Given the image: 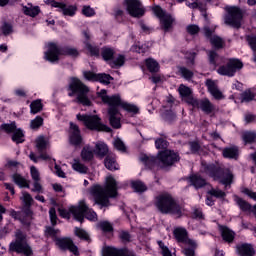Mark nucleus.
Returning a JSON list of instances; mask_svg holds the SVG:
<instances>
[{"label": "nucleus", "mask_w": 256, "mask_h": 256, "mask_svg": "<svg viewBox=\"0 0 256 256\" xmlns=\"http://www.w3.org/2000/svg\"><path fill=\"white\" fill-rule=\"evenodd\" d=\"M12 181L18 185L20 188L26 187V189H29V181L25 179L21 174L15 173L12 175Z\"/></svg>", "instance_id": "28"}, {"label": "nucleus", "mask_w": 256, "mask_h": 256, "mask_svg": "<svg viewBox=\"0 0 256 256\" xmlns=\"http://www.w3.org/2000/svg\"><path fill=\"white\" fill-rule=\"evenodd\" d=\"M111 79V75L108 74H97L96 77V81H100V83H104L105 85H109Z\"/></svg>", "instance_id": "52"}, {"label": "nucleus", "mask_w": 256, "mask_h": 256, "mask_svg": "<svg viewBox=\"0 0 256 256\" xmlns=\"http://www.w3.org/2000/svg\"><path fill=\"white\" fill-rule=\"evenodd\" d=\"M12 133V141H14V143H17L19 145V143H23V141H25L23 139V137H25V134H23V130L16 128V130Z\"/></svg>", "instance_id": "37"}, {"label": "nucleus", "mask_w": 256, "mask_h": 256, "mask_svg": "<svg viewBox=\"0 0 256 256\" xmlns=\"http://www.w3.org/2000/svg\"><path fill=\"white\" fill-rule=\"evenodd\" d=\"M158 245H159L160 249L162 250L163 256H171V251H169V248H167V246H165V243H163V241H159Z\"/></svg>", "instance_id": "62"}, {"label": "nucleus", "mask_w": 256, "mask_h": 256, "mask_svg": "<svg viewBox=\"0 0 256 256\" xmlns=\"http://www.w3.org/2000/svg\"><path fill=\"white\" fill-rule=\"evenodd\" d=\"M174 237L178 243H184V245H188V247H193L197 249V242L195 240L189 239V233L185 228H176L173 231Z\"/></svg>", "instance_id": "16"}, {"label": "nucleus", "mask_w": 256, "mask_h": 256, "mask_svg": "<svg viewBox=\"0 0 256 256\" xmlns=\"http://www.w3.org/2000/svg\"><path fill=\"white\" fill-rule=\"evenodd\" d=\"M99 227L104 233H113V225L108 221L100 222Z\"/></svg>", "instance_id": "47"}, {"label": "nucleus", "mask_w": 256, "mask_h": 256, "mask_svg": "<svg viewBox=\"0 0 256 256\" xmlns=\"http://www.w3.org/2000/svg\"><path fill=\"white\" fill-rule=\"evenodd\" d=\"M81 157L83 161H91V159H93V149L84 147L81 152Z\"/></svg>", "instance_id": "40"}, {"label": "nucleus", "mask_w": 256, "mask_h": 256, "mask_svg": "<svg viewBox=\"0 0 256 256\" xmlns=\"http://www.w3.org/2000/svg\"><path fill=\"white\" fill-rule=\"evenodd\" d=\"M146 67L150 73H158L159 71V62L156 61L155 59L148 58L145 61Z\"/></svg>", "instance_id": "32"}, {"label": "nucleus", "mask_w": 256, "mask_h": 256, "mask_svg": "<svg viewBox=\"0 0 256 256\" xmlns=\"http://www.w3.org/2000/svg\"><path fill=\"white\" fill-rule=\"evenodd\" d=\"M179 73H181L182 77H184V79H187V80H189L193 77V71H191L185 67H180Z\"/></svg>", "instance_id": "54"}, {"label": "nucleus", "mask_w": 256, "mask_h": 256, "mask_svg": "<svg viewBox=\"0 0 256 256\" xmlns=\"http://www.w3.org/2000/svg\"><path fill=\"white\" fill-rule=\"evenodd\" d=\"M72 169L74 171H77L78 173H87L89 171V168L85 166L84 164H81L79 160H74V163L72 164Z\"/></svg>", "instance_id": "38"}, {"label": "nucleus", "mask_w": 256, "mask_h": 256, "mask_svg": "<svg viewBox=\"0 0 256 256\" xmlns=\"http://www.w3.org/2000/svg\"><path fill=\"white\" fill-rule=\"evenodd\" d=\"M243 69V62L237 58L228 59L226 65L218 68L217 73L226 77H234L237 71Z\"/></svg>", "instance_id": "12"}, {"label": "nucleus", "mask_w": 256, "mask_h": 256, "mask_svg": "<svg viewBox=\"0 0 256 256\" xmlns=\"http://www.w3.org/2000/svg\"><path fill=\"white\" fill-rule=\"evenodd\" d=\"M10 251L20 253L25 256H33V248L27 240V234L21 230H16L15 241L10 244Z\"/></svg>", "instance_id": "8"}, {"label": "nucleus", "mask_w": 256, "mask_h": 256, "mask_svg": "<svg viewBox=\"0 0 256 256\" xmlns=\"http://www.w3.org/2000/svg\"><path fill=\"white\" fill-rule=\"evenodd\" d=\"M208 193L212 197H217V199H223L225 197V192L219 189H211Z\"/></svg>", "instance_id": "57"}, {"label": "nucleus", "mask_w": 256, "mask_h": 256, "mask_svg": "<svg viewBox=\"0 0 256 256\" xmlns=\"http://www.w3.org/2000/svg\"><path fill=\"white\" fill-rule=\"evenodd\" d=\"M32 221H33V211H31L30 208H26L24 211V217L20 219V222L22 225H26V227H29Z\"/></svg>", "instance_id": "31"}, {"label": "nucleus", "mask_w": 256, "mask_h": 256, "mask_svg": "<svg viewBox=\"0 0 256 256\" xmlns=\"http://www.w3.org/2000/svg\"><path fill=\"white\" fill-rule=\"evenodd\" d=\"M89 194L93 197L95 205L109 207L111 205L109 198L117 197V181L113 176L107 177L105 187L95 184L89 188Z\"/></svg>", "instance_id": "2"}, {"label": "nucleus", "mask_w": 256, "mask_h": 256, "mask_svg": "<svg viewBox=\"0 0 256 256\" xmlns=\"http://www.w3.org/2000/svg\"><path fill=\"white\" fill-rule=\"evenodd\" d=\"M96 152L100 155V157H105L109 153V148L105 143L96 144Z\"/></svg>", "instance_id": "41"}, {"label": "nucleus", "mask_w": 256, "mask_h": 256, "mask_svg": "<svg viewBox=\"0 0 256 256\" xmlns=\"http://www.w3.org/2000/svg\"><path fill=\"white\" fill-rule=\"evenodd\" d=\"M22 11L24 15H28V17H37V15L41 13V9H39V6H33L31 4L23 6Z\"/></svg>", "instance_id": "27"}, {"label": "nucleus", "mask_w": 256, "mask_h": 256, "mask_svg": "<svg viewBox=\"0 0 256 256\" xmlns=\"http://www.w3.org/2000/svg\"><path fill=\"white\" fill-rule=\"evenodd\" d=\"M178 91H179L181 97L185 98L186 103H189V99H193V96L191 95L193 93L191 91V88L181 84L178 88Z\"/></svg>", "instance_id": "29"}, {"label": "nucleus", "mask_w": 256, "mask_h": 256, "mask_svg": "<svg viewBox=\"0 0 256 256\" xmlns=\"http://www.w3.org/2000/svg\"><path fill=\"white\" fill-rule=\"evenodd\" d=\"M143 163L150 169L152 167H158L159 169H165V167H171L174 163L179 161V155L171 150L160 151L157 157H143Z\"/></svg>", "instance_id": "3"}, {"label": "nucleus", "mask_w": 256, "mask_h": 256, "mask_svg": "<svg viewBox=\"0 0 256 256\" xmlns=\"http://www.w3.org/2000/svg\"><path fill=\"white\" fill-rule=\"evenodd\" d=\"M242 139L245 143H255L256 133L255 132H244Z\"/></svg>", "instance_id": "45"}, {"label": "nucleus", "mask_w": 256, "mask_h": 256, "mask_svg": "<svg viewBox=\"0 0 256 256\" xmlns=\"http://www.w3.org/2000/svg\"><path fill=\"white\" fill-rule=\"evenodd\" d=\"M189 181L196 189H201V187H205L207 185V181L197 174L190 176Z\"/></svg>", "instance_id": "26"}, {"label": "nucleus", "mask_w": 256, "mask_h": 256, "mask_svg": "<svg viewBox=\"0 0 256 256\" xmlns=\"http://www.w3.org/2000/svg\"><path fill=\"white\" fill-rule=\"evenodd\" d=\"M69 97L76 95V103L84 105L85 107H91V100H89V88L79 78H71L68 85Z\"/></svg>", "instance_id": "5"}, {"label": "nucleus", "mask_w": 256, "mask_h": 256, "mask_svg": "<svg viewBox=\"0 0 256 256\" xmlns=\"http://www.w3.org/2000/svg\"><path fill=\"white\" fill-rule=\"evenodd\" d=\"M102 256H137L133 251L127 248L117 249L115 247L106 246L102 248Z\"/></svg>", "instance_id": "18"}, {"label": "nucleus", "mask_w": 256, "mask_h": 256, "mask_svg": "<svg viewBox=\"0 0 256 256\" xmlns=\"http://www.w3.org/2000/svg\"><path fill=\"white\" fill-rule=\"evenodd\" d=\"M30 109L32 115H37V113L43 111V103H41V100H35L30 104Z\"/></svg>", "instance_id": "34"}, {"label": "nucleus", "mask_w": 256, "mask_h": 256, "mask_svg": "<svg viewBox=\"0 0 256 256\" xmlns=\"http://www.w3.org/2000/svg\"><path fill=\"white\" fill-rule=\"evenodd\" d=\"M86 43V48L88 49V51L90 52V55L92 57H99V47L97 46H93L91 45V43L89 42H85Z\"/></svg>", "instance_id": "50"}, {"label": "nucleus", "mask_w": 256, "mask_h": 256, "mask_svg": "<svg viewBox=\"0 0 256 256\" xmlns=\"http://www.w3.org/2000/svg\"><path fill=\"white\" fill-rule=\"evenodd\" d=\"M42 125H43V118L41 116H37L30 123L31 129H39V127H41Z\"/></svg>", "instance_id": "53"}, {"label": "nucleus", "mask_w": 256, "mask_h": 256, "mask_svg": "<svg viewBox=\"0 0 256 256\" xmlns=\"http://www.w3.org/2000/svg\"><path fill=\"white\" fill-rule=\"evenodd\" d=\"M186 31L189 35H197L201 29L197 25L191 24L186 27Z\"/></svg>", "instance_id": "59"}, {"label": "nucleus", "mask_w": 256, "mask_h": 256, "mask_svg": "<svg viewBox=\"0 0 256 256\" xmlns=\"http://www.w3.org/2000/svg\"><path fill=\"white\" fill-rule=\"evenodd\" d=\"M208 59H209L210 65L217 67V59H219V54H217V52L213 50H210L208 51Z\"/></svg>", "instance_id": "48"}, {"label": "nucleus", "mask_w": 256, "mask_h": 256, "mask_svg": "<svg viewBox=\"0 0 256 256\" xmlns=\"http://www.w3.org/2000/svg\"><path fill=\"white\" fill-rule=\"evenodd\" d=\"M225 11L224 23L230 25V27H234V29H241L245 12L237 6H228L225 8Z\"/></svg>", "instance_id": "11"}, {"label": "nucleus", "mask_w": 256, "mask_h": 256, "mask_svg": "<svg viewBox=\"0 0 256 256\" xmlns=\"http://www.w3.org/2000/svg\"><path fill=\"white\" fill-rule=\"evenodd\" d=\"M237 251L241 256H253L255 255V249L251 244H240L237 246Z\"/></svg>", "instance_id": "25"}, {"label": "nucleus", "mask_w": 256, "mask_h": 256, "mask_svg": "<svg viewBox=\"0 0 256 256\" xmlns=\"http://www.w3.org/2000/svg\"><path fill=\"white\" fill-rule=\"evenodd\" d=\"M235 201L242 211H250L251 210V204L249 202L243 200L242 198L236 197Z\"/></svg>", "instance_id": "44"}, {"label": "nucleus", "mask_w": 256, "mask_h": 256, "mask_svg": "<svg viewBox=\"0 0 256 256\" xmlns=\"http://www.w3.org/2000/svg\"><path fill=\"white\" fill-rule=\"evenodd\" d=\"M70 212L74 216V219L80 223H83L85 217L89 221H97V213L89 209V206H87L84 200L80 201L77 206H71Z\"/></svg>", "instance_id": "10"}, {"label": "nucleus", "mask_w": 256, "mask_h": 256, "mask_svg": "<svg viewBox=\"0 0 256 256\" xmlns=\"http://www.w3.org/2000/svg\"><path fill=\"white\" fill-rule=\"evenodd\" d=\"M209 40L215 49H223L225 47V40L219 36H212Z\"/></svg>", "instance_id": "33"}, {"label": "nucleus", "mask_w": 256, "mask_h": 256, "mask_svg": "<svg viewBox=\"0 0 256 256\" xmlns=\"http://www.w3.org/2000/svg\"><path fill=\"white\" fill-rule=\"evenodd\" d=\"M188 105H192L195 109H201L205 115H213L217 113V107L208 98H203L201 100L189 98Z\"/></svg>", "instance_id": "13"}, {"label": "nucleus", "mask_w": 256, "mask_h": 256, "mask_svg": "<svg viewBox=\"0 0 256 256\" xmlns=\"http://www.w3.org/2000/svg\"><path fill=\"white\" fill-rule=\"evenodd\" d=\"M156 149H167L169 147V142L165 138H158L155 141Z\"/></svg>", "instance_id": "51"}, {"label": "nucleus", "mask_w": 256, "mask_h": 256, "mask_svg": "<svg viewBox=\"0 0 256 256\" xmlns=\"http://www.w3.org/2000/svg\"><path fill=\"white\" fill-rule=\"evenodd\" d=\"M2 32L4 33V35H10V33H13V26L5 22L2 26Z\"/></svg>", "instance_id": "63"}, {"label": "nucleus", "mask_w": 256, "mask_h": 256, "mask_svg": "<svg viewBox=\"0 0 256 256\" xmlns=\"http://www.w3.org/2000/svg\"><path fill=\"white\" fill-rule=\"evenodd\" d=\"M30 173L33 181H41V175L39 174V170H37V167L31 166Z\"/></svg>", "instance_id": "56"}, {"label": "nucleus", "mask_w": 256, "mask_h": 256, "mask_svg": "<svg viewBox=\"0 0 256 256\" xmlns=\"http://www.w3.org/2000/svg\"><path fill=\"white\" fill-rule=\"evenodd\" d=\"M255 99V94L251 92V90H246L241 94V102L249 103V101H253Z\"/></svg>", "instance_id": "43"}, {"label": "nucleus", "mask_w": 256, "mask_h": 256, "mask_svg": "<svg viewBox=\"0 0 256 256\" xmlns=\"http://www.w3.org/2000/svg\"><path fill=\"white\" fill-rule=\"evenodd\" d=\"M84 77L88 81H97V74L91 72V71H86L84 72Z\"/></svg>", "instance_id": "64"}, {"label": "nucleus", "mask_w": 256, "mask_h": 256, "mask_svg": "<svg viewBox=\"0 0 256 256\" xmlns=\"http://www.w3.org/2000/svg\"><path fill=\"white\" fill-rule=\"evenodd\" d=\"M69 139L71 145H81L83 143V137H81V130L79 126L73 122H70Z\"/></svg>", "instance_id": "19"}, {"label": "nucleus", "mask_w": 256, "mask_h": 256, "mask_svg": "<svg viewBox=\"0 0 256 256\" xmlns=\"http://www.w3.org/2000/svg\"><path fill=\"white\" fill-rule=\"evenodd\" d=\"M132 189L136 191V193H145L147 191V185L145 183L137 180L131 183Z\"/></svg>", "instance_id": "35"}, {"label": "nucleus", "mask_w": 256, "mask_h": 256, "mask_svg": "<svg viewBox=\"0 0 256 256\" xmlns=\"http://www.w3.org/2000/svg\"><path fill=\"white\" fill-rule=\"evenodd\" d=\"M114 147L115 149H117L118 151H125L127 148L125 147V143H123L121 141V139L117 138L115 141H114Z\"/></svg>", "instance_id": "61"}, {"label": "nucleus", "mask_w": 256, "mask_h": 256, "mask_svg": "<svg viewBox=\"0 0 256 256\" xmlns=\"http://www.w3.org/2000/svg\"><path fill=\"white\" fill-rule=\"evenodd\" d=\"M74 233L76 237H79V239H83L84 241H91L89 234L84 229L76 227Z\"/></svg>", "instance_id": "39"}, {"label": "nucleus", "mask_w": 256, "mask_h": 256, "mask_svg": "<svg viewBox=\"0 0 256 256\" xmlns=\"http://www.w3.org/2000/svg\"><path fill=\"white\" fill-rule=\"evenodd\" d=\"M22 201L26 207L33 205V197L28 192H22Z\"/></svg>", "instance_id": "49"}, {"label": "nucleus", "mask_w": 256, "mask_h": 256, "mask_svg": "<svg viewBox=\"0 0 256 256\" xmlns=\"http://www.w3.org/2000/svg\"><path fill=\"white\" fill-rule=\"evenodd\" d=\"M104 164L106 169H109V171H118L119 169V164L117 163V159L114 155H107L104 160Z\"/></svg>", "instance_id": "24"}, {"label": "nucleus", "mask_w": 256, "mask_h": 256, "mask_svg": "<svg viewBox=\"0 0 256 256\" xmlns=\"http://www.w3.org/2000/svg\"><path fill=\"white\" fill-rule=\"evenodd\" d=\"M204 171L209 177H212L214 181H219L222 185H231L233 183V172L229 169L221 168L210 164L204 168Z\"/></svg>", "instance_id": "7"}, {"label": "nucleus", "mask_w": 256, "mask_h": 256, "mask_svg": "<svg viewBox=\"0 0 256 256\" xmlns=\"http://www.w3.org/2000/svg\"><path fill=\"white\" fill-rule=\"evenodd\" d=\"M222 155L225 159H234L237 161L239 159V147L235 145L226 147L222 150Z\"/></svg>", "instance_id": "21"}, {"label": "nucleus", "mask_w": 256, "mask_h": 256, "mask_svg": "<svg viewBox=\"0 0 256 256\" xmlns=\"http://www.w3.org/2000/svg\"><path fill=\"white\" fill-rule=\"evenodd\" d=\"M82 15L85 17H93L95 15V9L91 8V6H83Z\"/></svg>", "instance_id": "55"}, {"label": "nucleus", "mask_w": 256, "mask_h": 256, "mask_svg": "<svg viewBox=\"0 0 256 256\" xmlns=\"http://www.w3.org/2000/svg\"><path fill=\"white\" fill-rule=\"evenodd\" d=\"M246 41L250 45L252 51L256 52V36L255 35H248L246 36Z\"/></svg>", "instance_id": "58"}, {"label": "nucleus", "mask_w": 256, "mask_h": 256, "mask_svg": "<svg viewBox=\"0 0 256 256\" xmlns=\"http://www.w3.org/2000/svg\"><path fill=\"white\" fill-rule=\"evenodd\" d=\"M154 14L158 19H160V23L162 25V29L164 31H169L171 27H173V17L170 16V14H167L163 9H161V6H155L153 8Z\"/></svg>", "instance_id": "15"}, {"label": "nucleus", "mask_w": 256, "mask_h": 256, "mask_svg": "<svg viewBox=\"0 0 256 256\" xmlns=\"http://www.w3.org/2000/svg\"><path fill=\"white\" fill-rule=\"evenodd\" d=\"M76 118L78 121H83L85 127L90 129V131H104L105 133H111V128L101 123V117L98 115L77 114Z\"/></svg>", "instance_id": "9"}, {"label": "nucleus", "mask_w": 256, "mask_h": 256, "mask_svg": "<svg viewBox=\"0 0 256 256\" xmlns=\"http://www.w3.org/2000/svg\"><path fill=\"white\" fill-rule=\"evenodd\" d=\"M125 65V56L119 55L116 59L110 62V67L115 69L116 67H123Z\"/></svg>", "instance_id": "42"}, {"label": "nucleus", "mask_w": 256, "mask_h": 256, "mask_svg": "<svg viewBox=\"0 0 256 256\" xmlns=\"http://www.w3.org/2000/svg\"><path fill=\"white\" fill-rule=\"evenodd\" d=\"M124 5H126V10L130 17L140 19L145 15V8L139 0H124Z\"/></svg>", "instance_id": "14"}, {"label": "nucleus", "mask_w": 256, "mask_h": 256, "mask_svg": "<svg viewBox=\"0 0 256 256\" xmlns=\"http://www.w3.org/2000/svg\"><path fill=\"white\" fill-rule=\"evenodd\" d=\"M119 238L121 239L122 243H130L131 242V234L127 231H121L119 234Z\"/></svg>", "instance_id": "60"}, {"label": "nucleus", "mask_w": 256, "mask_h": 256, "mask_svg": "<svg viewBox=\"0 0 256 256\" xmlns=\"http://www.w3.org/2000/svg\"><path fill=\"white\" fill-rule=\"evenodd\" d=\"M51 6L61 9L63 12V15H69L70 17H73V15H75V11H77V8H75L74 6L67 7L65 4L61 2H56V1H53L51 3Z\"/></svg>", "instance_id": "22"}, {"label": "nucleus", "mask_w": 256, "mask_h": 256, "mask_svg": "<svg viewBox=\"0 0 256 256\" xmlns=\"http://www.w3.org/2000/svg\"><path fill=\"white\" fill-rule=\"evenodd\" d=\"M222 238L227 243H233V239H235V232L233 230L229 229L227 226H219Z\"/></svg>", "instance_id": "23"}, {"label": "nucleus", "mask_w": 256, "mask_h": 256, "mask_svg": "<svg viewBox=\"0 0 256 256\" xmlns=\"http://www.w3.org/2000/svg\"><path fill=\"white\" fill-rule=\"evenodd\" d=\"M101 56L104 61H113V57L115 56V49L103 47L101 50Z\"/></svg>", "instance_id": "30"}, {"label": "nucleus", "mask_w": 256, "mask_h": 256, "mask_svg": "<svg viewBox=\"0 0 256 256\" xmlns=\"http://www.w3.org/2000/svg\"><path fill=\"white\" fill-rule=\"evenodd\" d=\"M55 243L62 251H69L73 255H79V249L71 238H55Z\"/></svg>", "instance_id": "17"}, {"label": "nucleus", "mask_w": 256, "mask_h": 256, "mask_svg": "<svg viewBox=\"0 0 256 256\" xmlns=\"http://www.w3.org/2000/svg\"><path fill=\"white\" fill-rule=\"evenodd\" d=\"M36 148L38 153H43V151L47 149V140H45L44 136H40L36 139Z\"/></svg>", "instance_id": "36"}, {"label": "nucleus", "mask_w": 256, "mask_h": 256, "mask_svg": "<svg viewBox=\"0 0 256 256\" xmlns=\"http://www.w3.org/2000/svg\"><path fill=\"white\" fill-rule=\"evenodd\" d=\"M210 95L214 97L217 101H221V99H225V96L223 95V92L219 90V86L217 85V82H215L212 79H207L205 83Z\"/></svg>", "instance_id": "20"}, {"label": "nucleus", "mask_w": 256, "mask_h": 256, "mask_svg": "<svg viewBox=\"0 0 256 256\" xmlns=\"http://www.w3.org/2000/svg\"><path fill=\"white\" fill-rule=\"evenodd\" d=\"M0 129L8 134L13 133L14 131H17V124L15 122H12L10 124H2L0 126Z\"/></svg>", "instance_id": "46"}, {"label": "nucleus", "mask_w": 256, "mask_h": 256, "mask_svg": "<svg viewBox=\"0 0 256 256\" xmlns=\"http://www.w3.org/2000/svg\"><path fill=\"white\" fill-rule=\"evenodd\" d=\"M61 56L79 57V50L71 46L61 47L57 43L49 42L45 52V60L50 61V63H57Z\"/></svg>", "instance_id": "6"}, {"label": "nucleus", "mask_w": 256, "mask_h": 256, "mask_svg": "<svg viewBox=\"0 0 256 256\" xmlns=\"http://www.w3.org/2000/svg\"><path fill=\"white\" fill-rule=\"evenodd\" d=\"M156 207L164 215H175L179 218L183 216V207L169 194H161L156 198Z\"/></svg>", "instance_id": "4"}, {"label": "nucleus", "mask_w": 256, "mask_h": 256, "mask_svg": "<svg viewBox=\"0 0 256 256\" xmlns=\"http://www.w3.org/2000/svg\"><path fill=\"white\" fill-rule=\"evenodd\" d=\"M97 95L102 99V103L109 107L108 118L113 129H121V112L119 111V107H122V109L128 111V113H139V108L137 106L123 102L119 95L109 96L105 89L100 90Z\"/></svg>", "instance_id": "1"}]
</instances>
